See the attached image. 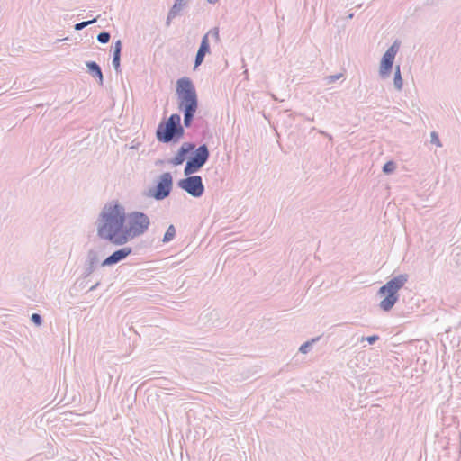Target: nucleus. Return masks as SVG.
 I'll return each mask as SVG.
<instances>
[{"label":"nucleus","mask_w":461,"mask_h":461,"mask_svg":"<svg viewBox=\"0 0 461 461\" xmlns=\"http://www.w3.org/2000/svg\"><path fill=\"white\" fill-rule=\"evenodd\" d=\"M178 109L184 114V124L178 113L171 114L167 121H161L156 130L157 140L165 144L176 143L185 135V128H190L198 109L197 93L189 77H184L176 81Z\"/></svg>","instance_id":"1"},{"label":"nucleus","mask_w":461,"mask_h":461,"mask_svg":"<svg viewBox=\"0 0 461 461\" xmlns=\"http://www.w3.org/2000/svg\"><path fill=\"white\" fill-rule=\"evenodd\" d=\"M126 212L118 202L105 204L96 221L97 236L112 244L124 245V225Z\"/></svg>","instance_id":"2"},{"label":"nucleus","mask_w":461,"mask_h":461,"mask_svg":"<svg viewBox=\"0 0 461 461\" xmlns=\"http://www.w3.org/2000/svg\"><path fill=\"white\" fill-rule=\"evenodd\" d=\"M409 276L407 274H401L393 277L382 285L377 294L384 299L380 302L379 307L384 312H389L393 309L399 300V291L408 282Z\"/></svg>","instance_id":"3"},{"label":"nucleus","mask_w":461,"mask_h":461,"mask_svg":"<svg viewBox=\"0 0 461 461\" xmlns=\"http://www.w3.org/2000/svg\"><path fill=\"white\" fill-rule=\"evenodd\" d=\"M150 225L149 216L139 211H134L126 214V223L124 225V244L129 240L143 235Z\"/></svg>","instance_id":"4"},{"label":"nucleus","mask_w":461,"mask_h":461,"mask_svg":"<svg viewBox=\"0 0 461 461\" xmlns=\"http://www.w3.org/2000/svg\"><path fill=\"white\" fill-rule=\"evenodd\" d=\"M209 158L210 150L206 144H202L197 148L195 146L185 163L184 175L189 176L199 172L207 163Z\"/></svg>","instance_id":"5"},{"label":"nucleus","mask_w":461,"mask_h":461,"mask_svg":"<svg viewBox=\"0 0 461 461\" xmlns=\"http://www.w3.org/2000/svg\"><path fill=\"white\" fill-rule=\"evenodd\" d=\"M173 188V177L169 172L161 174L154 187L149 190L148 195L156 201H162L170 195Z\"/></svg>","instance_id":"6"},{"label":"nucleus","mask_w":461,"mask_h":461,"mask_svg":"<svg viewBox=\"0 0 461 461\" xmlns=\"http://www.w3.org/2000/svg\"><path fill=\"white\" fill-rule=\"evenodd\" d=\"M177 186L194 198H200L204 194V185L201 176H185L177 182Z\"/></svg>","instance_id":"7"},{"label":"nucleus","mask_w":461,"mask_h":461,"mask_svg":"<svg viewBox=\"0 0 461 461\" xmlns=\"http://www.w3.org/2000/svg\"><path fill=\"white\" fill-rule=\"evenodd\" d=\"M400 42L395 41L384 53L379 67V75L382 78L389 77L392 68L393 66V61L397 52L399 51Z\"/></svg>","instance_id":"8"},{"label":"nucleus","mask_w":461,"mask_h":461,"mask_svg":"<svg viewBox=\"0 0 461 461\" xmlns=\"http://www.w3.org/2000/svg\"><path fill=\"white\" fill-rule=\"evenodd\" d=\"M194 147L195 143L194 142H184L178 149L176 156L169 160V163L174 166L182 165L185 161H187Z\"/></svg>","instance_id":"9"},{"label":"nucleus","mask_w":461,"mask_h":461,"mask_svg":"<svg viewBox=\"0 0 461 461\" xmlns=\"http://www.w3.org/2000/svg\"><path fill=\"white\" fill-rule=\"evenodd\" d=\"M99 264L98 251L95 249H90L87 251L86 258L84 263L83 276L85 278L90 276L97 268Z\"/></svg>","instance_id":"10"},{"label":"nucleus","mask_w":461,"mask_h":461,"mask_svg":"<svg viewBox=\"0 0 461 461\" xmlns=\"http://www.w3.org/2000/svg\"><path fill=\"white\" fill-rule=\"evenodd\" d=\"M131 253L132 249L131 247H123L113 252L110 256L104 258L100 265L101 267H109L115 265L124 260Z\"/></svg>","instance_id":"11"},{"label":"nucleus","mask_w":461,"mask_h":461,"mask_svg":"<svg viewBox=\"0 0 461 461\" xmlns=\"http://www.w3.org/2000/svg\"><path fill=\"white\" fill-rule=\"evenodd\" d=\"M211 52L210 42L207 35H203L194 59V69L204 60L207 54Z\"/></svg>","instance_id":"12"},{"label":"nucleus","mask_w":461,"mask_h":461,"mask_svg":"<svg viewBox=\"0 0 461 461\" xmlns=\"http://www.w3.org/2000/svg\"><path fill=\"white\" fill-rule=\"evenodd\" d=\"M87 72L98 80L99 86L104 84V75L101 67L95 61H86Z\"/></svg>","instance_id":"13"},{"label":"nucleus","mask_w":461,"mask_h":461,"mask_svg":"<svg viewBox=\"0 0 461 461\" xmlns=\"http://www.w3.org/2000/svg\"><path fill=\"white\" fill-rule=\"evenodd\" d=\"M185 5V0H175L173 6L170 8V10L167 14V22H166L167 26L170 25L171 20H173L179 14L180 11L182 10V8Z\"/></svg>","instance_id":"14"},{"label":"nucleus","mask_w":461,"mask_h":461,"mask_svg":"<svg viewBox=\"0 0 461 461\" xmlns=\"http://www.w3.org/2000/svg\"><path fill=\"white\" fill-rule=\"evenodd\" d=\"M393 85H394V87L398 91L402 89L403 80H402V77L401 68H400L399 65H397L395 67L394 77H393Z\"/></svg>","instance_id":"15"},{"label":"nucleus","mask_w":461,"mask_h":461,"mask_svg":"<svg viewBox=\"0 0 461 461\" xmlns=\"http://www.w3.org/2000/svg\"><path fill=\"white\" fill-rule=\"evenodd\" d=\"M176 236V228L173 224L169 225L167 229L164 237L162 239L163 243L170 242Z\"/></svg>","instance_id":"16"},{"label":"nucleus","mask_w":461,"mask_h":461,"mask_svg":"<svg viewBox=\"0 0 461 461\" xmlns=\"http://www.w3.org/2000/svg\"><path fill=\"white\" fill-rule=\"evenodd\" d=\"M396 169V163L394 161H387L384 166H383V168H382V171L384 174L385 175H390L392 173H393Z\"/></svg>","instance_id":"17"},{"label":"nucleus","mask_w":461,"mask_h":461,"mask_svg":"<svg viewBox=\"0 0 461 461\" xmlns=\"http://www.w3.org/2000/svg\"><path fill=\"white\" fill-rule=\"evenodd\" d=\"M97 19H98V17H95V18H93L92 20L84 21V22L76 23L74 28L76 31H81L84 28H86V26L96 23Z\"/></svg>","instance_id":"18"},{"label":"nucleus","mask_w":461,"mask_h":461,"mask_svg":"<svg viewBox=\"0 0 461 461\" xmlns=\"http://www.w3.org/2000/svg\"><path fill=\"white\" fill-rule=\"evenodd\" d=\"M110 39H111V34L109 32H106V31H103L100 33H98V35H97V41L102 44L108 43Z\"/></svg>","instance_id":"19"},{"label":"nucleus","mask_w":461,"mask_h":461,"mask_svg":"<svg viewBox=\"0 0 461 461\" xmlns=\"http://www.w3.org/2000/svg\"><path fill=\"white\" fill-rule=\"evenodd\" d=\"M318 339H312L311 341H306L304 342L303 344H302L299 348V351L303 354H306L310 351L311 348H312V345L313 342H315Z\"/></svg>","instance_id":"20"},{"label":"nucleus","mask_w":461,"mask_h":461,"mask_svg":"<svg viewBox=\"0 0 461 461\" xmlns=\"http://www.w3.org/2000/svg\"><path fill=\"white\" fill-rule=\"evenodd\" d=\"M204 35H207V38L209 39V36H212L215 41H220V30L218 27L212 28L207 33Z\"/></svg>","instance_id":"21"},{"label":"nucleus","mask_w":461,"mask_h":461,"mask_svg":"<svg viewBox=\"0 0 461 461\" xmlns=\"http://www.w3.org/2000/svg\"><path fill=\"white\" fill-rule=\"evenodd\" d=\"M31 321L36 325L41 326L42 324V317L39 313H32Z\"/></svg>","instance_id":"22"},{"label":"nucleus","mask_w":461,"mask_h":461,"mask_svg":"<svg viewBox=\"0 0 461 461\" xmlns=\"http://www.w3.org/2000/svg\"><path fill=\"white\" fill-rule=\"evenodd\" d=\"M380 337L378 335H372L367 337H362L361 341H367L369 344H375L376 341H378Z\"/></svg>","instance_id":"23"},{"label":"nucleus","mask_w":461,"mask_h":461,"mask_svg":"<svg viewBox=\"0 0 461 461\" xmlns=\"http://www.w3.org/2000/svg\"><path fill=\"white\" fill-rule=\"evenodd\" d=\"M342 77V74L330 75L325 77V81L328 85L335 83L338 79Z\"/></svg>","instance_id":"24"},{"label":"nucleus","mask_w":461,"mask_h":461,"mask_svg":"<svg viewBox=\"0 0 461 461\" xmlns=\"http://www.w3.org/2000/svg\"><path fill=\"white\" fill-rule=\"evenodd\" d=\"M430 142L432 144L437 145L438 147H441L442 146L441 142L439 140L438 135V133L436 131H432L430 133Z\"/></svg>","instance_id":"25"},{"label":"nucleus","mask_w":461,"mask_h":461,"mask_svg":"<svg viewBox=\"0 0 461 461\" xmlns=\"http://www.w3.org/2000/svg\"><path fill=\"white\" fill-rule=\"evenodd\" d=\"M112 64L117 74L121 73V58H113Z\"/></svg>","instance_id":"26"},{"label":"nucleus","mask_w":461,"mask_h":461,"mask_svg":"<svg viewBox=\"0 0 461 461\" xmlns=\"http://www.w3.org/2000/svg\"><path fill=\"white\" fill-rule=\"evenodd\" d=\"M114 50H122V41L121 40H117L114 43H113V47Z\"/></svg>","instance_id":"27"},{"label":"nucleus","mask_w":461,"mask_h":461,"mask_svg":"<svg viewBox=\"0 0 461 461\" xmlns=\"http://www.w3.org/2000/svg\"><path fill=\"white\" fill-rule=\"evenodd\" d=\"M122 50H113V58H121Z\"/></svg>","instance_id":"28"},{"label":"nucleus","mask_w":461,"mask_h":461,"mask_svg":"<svg viewBox=\"0 0 461 461\" xmlns=\"http://www.w3.org/2000/svg\"><path fill=\"white\" fill-rule=\"evenodd\" d=\"M100 285V282H96L95 285H93L89 289L88 292L95 291L98 286Z\"/></svg>","instance_id":"29"},{"label":"nucleus","mask_w":461,"mask_h":461,"mask_svg":"<svg viewBox=\"0 0 461 461\" xmlns=\"http://www.w3.org/2000/svg\"><path fill=\"white\" fill-rule=\"evenodd\" d=\"M319 132L321 134V135H324L326 137H328L330 140H332V136L328 134L327 132L323 131H319Z\"/></svg>","instance_id":"30"},{"label":"nucleus","mask_w":461,"mask_h":461,"mask_svg":"<svg viewBox=\"0 0 461 461\" xmlns=\"http://www.w3.org/2000/svg\"><path fill=\"white\" fill-rule=\"evenodd\" d=\"M219 0H207L208 3L210 4H215L217 3Z\"/></svg>","instance_id":"31"},{"label":"nucleus","mask_w":461,"mask_h":461,"mask_svg":"<svg viewBox=\"0 0 461 461\" xmlns=\"http://www.w3.org/2000/svg\"><path fill=\"white\" fill-rule=\"evenodd\" d=\"M352 17H353V14H348V18H352Z\"/></svg>","instance_id":"32"}]
</instances>
